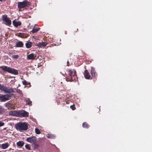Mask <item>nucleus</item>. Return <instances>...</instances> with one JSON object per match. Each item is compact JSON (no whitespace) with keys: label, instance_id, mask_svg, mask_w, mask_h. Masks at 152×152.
Listing matches in <instances>:
<instances>
[{"label":"nucleus","instance_id":"f257e3e1","mask_svg":"<svg viewBox=\"0 0 152 152\" xmlns=\"http://www.w3.org/2000/svg\"><path fill=\"white\" fill-rule=\"evenodd\" d=\"M28 124L26 122H21L16 124L15 126L17 130L20 132H23L28 129Z\"/></svg>","mask_w":152,"mask_h":152},{"label":"nucleus","instance_id":"f03ea898","mask_svg":"<svg viewBox=\"0 0 152 152\" xmlns=\"http://www.w3.org/2000/svg\"><path fill=\"white\" fill-rule=\"evenodd\" d=\"M67 71L69 76L66 78V80L67 81H76L78 79V77L76 75V71L74 70L73 75H72L73 71L71 69H68Z\"/></svg>","mask_w":152,"mask_h":152},{"label":"nucleus","instance_id":"7ed1b4c3","mask_svg":"<svg viewBox=\"0 0 152 152\" xmlns=\"http://www.w3.org/2000/svg\"><path fill=\"white\" fill-rule=\"evenodd\" d=\"M0 68L4 71L7 72L9 73L15 75H17L18 74V71L14 68H11L9 67H8L7 66H1Z\"/></svg>","mask_w":152,"mask_h":152},{"label":"nucleus","instance_id":"20e7f679","mask_svg":"<svg viewBox=\"0 0 152 152\" xmlns=\"http://www.w3.org/2000/svg\"><path fill=\"white\" fill-rule=\"evenodd\" d=\"M0 90L5 93H10L15 92L14 88L12 87H7L4 85L0 83Z\"/></svg>","mask_w":152,"mask_h":152},{"label":"nucleus","instance_id":"39448f33","mask_svg":"<svg viewBox=\"0 0 152 152\" xmlns=\"http://www.w3.org/2000/svg\"><path fill=\"white\" fill-rule=\"evenodd\" d=\"M12 93H8V94H0V102H5L11 99V96L14 95Z\"/></svg>","mask_w":152,"mask_h":152},{"label":"nucleus","instance_id":"423d86ee","mask_svg":"<svg viewBox=\"0 0 152 152\" xmlns=\"http://www.w3.org/2000/svg\"><path fill=\"white\" fill-rule=\"evenodd\" d=\"M31 5V3L27 0H25L23 2H19L18 3V7L19 9L28 7Z\"/></svg>","mask_w":152,"mask_h":152},{"label":"nucleus","instance_id":"0eeeda50","mask_svg":"<svg viewBox=\"0 0 152 152\" xmlns=\"http://www.w3.org/2000/svg\"><path fill=\"white\" fill-rule=\"evenodd\" d=\"M2 20L3 21L5 22V24L6 25L10 26L11 25L12 23L11 20L8 18L7 15H3L2 16Z\"/></svg>","mask_w":152,"mask_h":152},{"label":"nucleus","instance_id":"6e6552de","mask_svg":"<svg viewBox=\"0 0 152 152\" xmlns=\"http://www.w3.org/2000/svg\"><path fill=\"white\" fill-rule=\"evenodd\" d=\"M18 115L20 117H26L28 116V113L24 110L18 111Z\"/></svg>","mask_w":152,"mask_h":152},{"label":"nucleus","instance_id":"1a4fd4ad","mask_svg":"<svg viewBox=\"0 0 152 152\" xmlns=\"http://www.w3.org/2000/svg\"><path fill=\"white\" fill-rule=\"evenodd\" d=\"M90 73L92 77L94 78L96 77L98 75L97 73L95 71V68L93 66L91 67Z\"/></svg>","mask_w":152,"mask_h":152},{"label":"nucleus","instance_id":"9d476101","mask_svg":"<svg viewBox=\"0 0 152 152\" xmlns=\"http://www.w3.org/2000/svg\"><path fill=\"white\" fill-rule=\"evenodd\" d=\"M26 141L31 143H35L36 142L37 138L36 137H32L27 138L26 139Z\"/></svg>","mask_w":152,"mask_h":152},{"label":"nucleus","instance_id":"9b49d317","mask_svg":"<svg viewBox=\"0 0 152 152\" xmlns=\"http://www.w3.org/2000/svg\"><path fill=\"white\" fill-rule=\"evenodd\" d=\"M48 44L47 42H39L37 44V46L39 48H42L45 47Z\"/></svg>","mask_w":152,"mask_h":152},{"label":"nucleus","instance_id":"f8f14e48","mask_svg":"<svg viewBox=\"0 0 152 152\" xmlns=\"http://www.w3.org/2000/svg\"><path fill=\"white\" fill-rule=\"evenodd\" d=\"M36 57V55H35L33 53H31L27 56V59L28 60H34L35 59Z\"/></svg>","mask_w":152,"mask_h":152},{"label":"nucleus","instance_id":"ddd939ff","mask_svg":"<svg viewBox=\"0 0 152 152\" xmlns=\"http://www.w3.org/2000/svg\"><path fill=\"white\" fill-rule=\"evenodd\" d=\"M83 74L86 79H89L90 78L91 76L87 70L86 69L84 71Z\"/></svg>","mask_w":152,"mask_h":152},{"label":"nucleus","instance_id":"4468645a","mask_svg":"<svg viewBox=\"0 0 152 152\" xmlns=\"http://www.w3.org/2000/svg\"><path fill=\"white\" fill-rule=\"evenodd\" d=\"M12 23L14 26L16 27L20 26L21 25V23L20 21H16L15 20H13Z\"/></svg>","mask_w":152,"mask_h":152},{"label":"nucleus","instance_id":"2eb2a0df","mask_svg":"<svg viewBox=\"0 0 152 152\" xmlns=\"http://www.w3.org/2000/svg\"><path fill=\"white\" fill-rule=\"evenodd\" d=\"M9 115L11 116H18V111H11L9 113Z\"/></svg>","mask_w":152,"mask_h":152},{"label":"nucleus","instance_id":"dca6fc26","mask_svg":"<svg viewBox=\"0 0 152 152\" xmlns=\"http://www.w3.org/2000/svg\"><path fill=\"white\" fill-rule=\"evenodd\" d=\"M10 145L8 142L3 143L1 145V148L3 149H5L7 148Z\"/></svg>","mask_w":152,"mask_h":152},{"label":"nucleus","instance_id":"f3484780","mask_svg":"<svg viewBox=\"0 0 152 152\" xmlns=\"http://www.w3.org/2000/svg\"><path fill=\"white\" fill-rule=\"evenodd\" d=\"M40 29V28H35L34 27H33V29L31 31V32L33 33H35L37 32Z\"/></svg>","mask_w":152,"mask_h":152},{"label":"nucleus","instance_id":"a211bd4d","mask_svg":"<svg viewBox=\"0 0 152 152\" xmlns=\"http://www.w3.org/2000/svg\"><path fill=\"white\" fill-rule=\"evenodd\" d=\"M23 44L21 41H19L16 43L15 46L16 47H21L23 46Z\"/></svg>","mask_w":152,"mask_h":152},{"label":"nucleus","instance_id":"6ab92c4d","mask_svg":"<svg viewBox=\"0 0 152 152\" xmlns=\"http://www.w3.org/2000/svg\"><path fill=\"white\" fill-rule=\"evenodd\" d=\"M32 43L31 42H28L26 44V46L27 48H31L32 46Z\"/></svg>","mask_w":152,"mask_h":152},{"label":"nucleus","instance_id":"aec40b11","mask_svg":"<svg viewBox=\"0 0 152 152\" xmlns=\"http://www.w3.org/2000/svg\"><path fill=\"white\" fill-rule=\"evenodd\" d=\"M24 144V142L22 141H19L16 143L17 145L19 147L23 146Z\"/></svg>","mask_w":152,"mask_h":152},{"label":"nucleus","instance_id":"412c9836","mask_svg":"<svg viewBox=\"0 0 152 152\" xmlns=\"http://www.w3.org/2000/svg\"><path fill=\"white\" fill-rule=\"evenodd\" d=\"M26 102L27 105L31 106L32 105V101H30V99L28 98H27L26 100Z\"/></svg>","mask_w":152,"mask_h":152},{"label":"nucleus","instance_id":"4be33fe9","mask_svg":"<svg viewBox=\"0 0 152 152\" xmlns=\"http://www.w3.org/2000/svg\"><path fill=\"white\" fill-rule=\"evenodd\" d=\"M82 126L83 128L88 129L90 126L86 122H85L83 123Z\"/></svg>","mask_w":152,"mask_h":152},{"label":"nucleus","instance_id":"5701e85b","mask_svg":"<svg viewBox=\"0 0 152 152\" xmlns=\"http://www.w3.org/2000/svg\"><path fill=\"white\" fill-rule=\"evenodd\" d=\"M47 137L48 138L50 139H53L55 138V136L53 134H48Z\"/></svg>","mask_w":152,"mask_h":152},{"label":"nucleus","instance_id":"b1692460","mask_svg":"<svg viewBox=\"0 0 152 152\" xmlns=\"http://www.w3.org/2000/svg\"><path fill=\"white\" fill-rule=\"evenodd\" d=\"M24 33H18L17 35L18 36V37L22 38L24 37Z\"/></svg>","mask_w":152,"mask_h":152},{"label":"nucleus","instance_id":"393cba45","mask_svg":"<svg viewBox=\"0 0 152 152\" xmlns=\"http://www.w3.org/2000/svg\"><path fill=\"white\" fill-rule=\"evenodd\" d=\"M33 145L34 147V148L37 149L39 147V146L38 144L36 143V142L35 143H33Z\"/></svg>","mask_w":152,"mask_h":152},{"label":"nucleus","instance_id":"a878e982","mask_svg":"<svg viewBox=\"0 0 152 152\" xmlns=\"http://www.w3.org/2000/svg\"><path fill=\"white\" fill-rule=\"evenodd\" d=\"M19 56L18 55H14L12 56V58L13 59H17L19 58Z\"/></svg>","mask_w":152,"mask_h":152},{"label":"nucleus","instance_id":"bb28decb","mask_svg":"<svg viewBox=\"0 0 152 152\" xmlns=\"http://www.w3.org/2000/svg\"><path fill=\"white\" fill-rule=\"evenodd\" d=\"M35 132L36 134H39L41 133L39 130L37 128H35Z\"/></svg>","mask_w":152,"mask_h":152},{"label":"nucleus","instance_id":"cd10ccee","mask_svg":"<svg viewBox=\"0 0 152 152\" xmlns=\"http://www.w3.org/2000/svg\"><path fill=\"white\" fill-rule=\"evenodd\" d=\"M23 84L24 85H27L30 84V83H28L26 80H24L23 82Z\"/></svg>","mask_w":152,"mask_h":152},{"label":"nucleus","instance_id":"c85d7f7f","mask_svg":"<svg viewBox=\"0 0 152 152\" xmlns=\"http://www.w3.org/2000/svg\"><path fill=\"white\" fill-rule=\"evenodd\" d=\"M4 109L1 107H0V114H2L4 112Z\"/></svg>","mask_w":152,"mask_h":152},{"label":"nucleus","instance_id":"c756f323","mask_svg":"<svg viewBox=\"0 0 152 152\" xmlns=\"http://www.w3.org/2000/svg\"><path fill=\"white\" fill-rule=\"evenodd\" d=\"M70 108L73 110H75L76 109V107L74 104H73L72 105H71L70 106Z\"/></svg>","mask_w":152,"mask_h":152},{"label":"nucleus","instance_id":"7c9ffc66","mask_svg":"<svg viewBox=\"0 0 152 152\" xmlns=\"http://www.w3.org/2000/svg\"><path fill=\"white\" fill-rule=\"evenodd\" d=\"M16 92L17 93L20 94H22V91L20 89H17L16 90Z\"/></svg>","mask_w":152,"mask_h":152},{"label":"nucleus","instance_id":"2f4dec72","mask_svg":"<svg viewBox=\"0 0 152 152\" xmlns=\"http://www.w3.org/2000/svg\"><path fill=\"white\" fill-rule=\"evenodd\" d=\"M25 148L26 149L28 150H30L31 149V148L28 144H27L25 145Z\"/></svg>","mask_w":152,"mask_h":152},{"label":"nucleus","instance_id":"473e14b6","mask_svg":"<svg viewBox=\"0 0 152 152\" xmlns=\"http://www.w3.org/2000/svg\"><path fill=\"white\" fill-rule=\"evenodd\" d=\"M4 124V123L1 121H0V127L3 126Z\"/></svg>","mask_w":152,"mask_h":152},{"label":"nucleus","instance_id":"72a5a7b5","mask_svg":"<svg viewBox=\"0 0 152 152\" xmlns=\"http://www.w3.org/2000/svg\"><path fill=\"white\" fill-rule=\"evenodd\" d=\"M7 107H10L12 105V104L10 103H8L7 104Z\"/></svg>","mask_w":152,"mask_h":152},{"label":"nucleus","instance_id":"f704fd0d","mask_svg":"<svg viewBox=\"0 0 152 152\" xmlns=\"http://www.w3.org/2000/svg\"><path fill=\"white\" fill-rule=\"evenodd\" d=\"M5 1V0H0V1Z\"/></svg>","mask_w":152,"mask_h":152},{"label":"nucleus","instance_id":"c9c22d12","mask_svg":"<svg viewBox=\"0 0 152 152\" xmlns=\"http://www.w3.org/2000/svg\"><path fill=\"white\" fill-rule=\"evenodd\" d=\"M67 63H69V62L68 61L67 62Z\"/></svg>","mask_w":152,"mask_h":152},{"label":"nucleus","instance_id":"e433bc0d","mask_svg":"<svg viewBox=\"0 0 152 152\" xmlns=\"http://www.w3.org/2000/svg\"><path fill=\"white\" fill-rule=\"evenodd\" d=\"M0 152H1V151H0Z\"/></svg>","mask_w":152,"mask_h":152},{"label":"nucleus","instance_id":"4c0bfd02","mask_svg":"<svg viewBox=\"0 0 152 152\" xmlns=\"http://www.w3.org/2000/svg\"><path fill=\"white\" fill-rule=\"evenodd\" d=\"M6 0H5V1H6Z\"/></svg>","mask_w":152,"mask_h":152}]
</instances>
